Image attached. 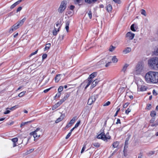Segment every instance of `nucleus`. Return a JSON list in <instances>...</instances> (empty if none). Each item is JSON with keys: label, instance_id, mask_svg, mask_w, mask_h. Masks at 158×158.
Wrapping results in <instances>:
<instances>
[{"label": "nucleus", "instance_id": "4", "mask_svg": "<svg viewBox=\"0 0 158 158\" xmlns=\"http://www.w3.org/2000/svg\"><path fill=\"white\" fill-rule=\"evenodd\" d=\"M40 128H37L35 131L31 132L30 135H33L34 138L37 139L40 136L41 131H40Z\"/></svg>", "mask_w": 158, "mask_h": 158}, {"label": "nucleus", "instance_id": "40", "mask_svg": "<svg viewBox=\"0 0 158 158\" xmlns=\"http://www.w3.org/2000/svg\"><path fill=\"white\" fill-rule=\"evenodd\" d=\"M26 92L25 91H23L19 94L18 95V96L19 97H22L24 95Z\"/></svg>", "mask_w": 158, "mask_h": 158}, {"label": "nucleus", "instance_id": "3", "mask_svg": "<svg viewBox=\"0 0 158 158\" xmlns=\"http://www.w3.org/2000/svg\"><path fill=\"white\" fill-rule=\"evenodd\" d=\"M26 18H24L22 20L17 22L11 27L10 29L9 30V33H11L14 31L15 30L18 28L19 26L22 25L23 24Z\"/></svg>", "mask_w": 158, "mask_h": 158}, {"label": "nucleus", "instance_id": "1", "mask_svg": "<svg viewBox=\"0 0 158 158\" xmlns=\"http://www.w3.org/2000/svg\"><path fill=\"white\" fill-rule=\"evenodd\" d=\"M146 81L148 83H156L158 82V72L149 71L145 76Z\"/></svg>", "mask_w": 158, "mask_h": 158}, {"label": "nucleus", "instance_id": "48", "mask_svg": "<svg viewBox=\"0 0 158 158\" xmlns=\"http://www.w3.org/2000/svg\"><path fill=\"white\" fill-rule=\"evenodd\" d=\"M111 63V62H108L107 61V62L105 66L106 67H107L108 66H109Z\"/></svg>", "mask_w": 158, "mask_h": 158}, {"label": "nucleus", "instance_id": "44", "mask_svg": "<svg viewBox=\"0 0 158 158\" xmlns=\"http://www.w3.org/2000/svg\"><path fill=\"white\" fill-rule=\"evenodd\" d=\"M65 100H64L63 98L62 99L60 100L59 102H58L57 103L59 104V105L60 106L61 105L64 101Z\"/></svg>", "mask_w": 158, "mask_h": 158}, {"label": "nucleus", "instance_id": "24", "mask_svg": "<svg viewBox=\"0 0 158 158\" xmlns=\"http://www.w3.org/2000/svg\"><path fill=\"white\" fill-rule=\"evenodd\" d=\"M60 74L57 75L55 77V82H58L60 80Z\"/></svg>", "mask_w": 158, "mask_h": 158}, {"label": "nucleus", "instance_id": "7", "mask_svg": "<svg viewBox=\"0 0 158 158\" xmlns=\"http://www.w3.org/2000/svg\"><path fill=\"white\" fill-rule=\"evenodd\" d=\"M108 59L107 58H105L102 60H101L98 63V64L99 65H104L107 62V60Z\"/></svg>", "mask_w": 158, "mask_h": 158}, {"label": "nucleus", "instance_id": "12", "mask_svg": "<svg viewBox=\"0 0 158 158\" xmlns=\"http://www.w3.org/2000/svg\"><path fill=\"white\" fill-rule=\"evenodd\" d=\"M100 81V80H98V79H96L91 84V88H93L95 87Z\"/></svg>", "mask_w": 158, "mask_h": 158}, {"label": "nucleus", "instance_id": "39", "mask_svg": "<svg viewBox=\"0 0 158 158\" xmlns=\"http://www.w3.org/2000/svg\"><path fill=\"white\" fill-rule=\"evenodd\" d=\"M63 89V87L62 86H60L58 89V92L60 93Z\"/></svg>", "mask_w": 158, "mask_h": 158}, {"label": "nucleus", "instance_id": "33", "mask_svg": "<svg viewBox=\"0 0 158 158\" xmlns=\"http://www.w3.org/2000/svg\"><path fill=\"white\" fill-rule=\"evenodd\" d=\"M70 96V94L69 93H67L66 94L65 96H64L63 99L65 100H66Z\"/></svg>", "mask_w": 158, "mask_h": 158}, {"label": "nucleus", "instance_id": "32", "mask_svg": "<svg viewBox=\"0 0 158 158\" xmlns=\"http://www.w3.org/2000/svg\"><path fill=\"white\" fill-rule=\"evenodd\" d=\"M115 48V47L111 45L110 46L109 49V50L110 52H112L114 50Z\"/></svg>", "mask_w": 158, "mask_h": 158}, {"label": "nucleus", "instance_id": "29", "mask_svg": "<svg viewBox=\"0 0 158 158\" xmlns=\"http://www.w3.org/2000/svg\"><path fill=\"white\" fill-rule=\"evenodd\" d=\"M60 105H59V104L57 103H56L55 105H54L52 107V110H55L56 109V108H57Z\"/></svg>", "mask_w": 158, "mask_h": 158}, {"label": "nucleus", "instance_id": "6", "mask_svg": "<svg viewBox=\"0 0 158 158\" xmlns=\"http://www.w3.org/2000/svg\"><path fill=\"white\" fill-rule=\"evenodd\" d=\"M143 66L142 63H138L136 67V70L138 72H141L143 71Z\"/></svg>", "mask_w": 158, "mask_h": 158}, {"label": "nucleus", "instance_id": "52", "mask_svg": "<svg viewBox=\"0 0 158 158\" xmlns=\"http://www.w3.org/2000/svg\"><path fill=\"white\" fill-rule=\"evenodd\" d=\"M110 104V101H108L107 102H106V103H105L103 105V106H108Z\"/></svg>", "mask_w": 158, "mask_h": 158}, {"label": "nucleus", "instance_id": "9", "mask_svg": "<svg viewBox=\"0 0 158 158\" xmlns=\"http://www.w3.org/2000/svg\"><path fill=\"white\" fill-rule=\"evenodd\" d=\"M126 37H128L130 40H132L135 36V34L132 33L131 32H129L126 34Z\"/></svg>", "mask_w": 158, "mask_h": 158}, {"label": "nucleus", "instance_id": "21", "mask_svg": "<svg viewBox=\"0 0 158 158\" xmlns=\"http://www.w3.org/2000/svg\"><path fill=\"white\" fill-rule=\"evenodd\" d=\"M129 64H126L123 66L122 71H123L124 73L126 71L127 67L128 66Z\"/></svg>", "mask_w": 158, "mask_h": 158}, {"label": "nucleus", "instance_id": "64", "mask_svg": "<svg viewBox=\"0 0 158 158\" xmlns=\"http://www.w3.org/2000/svg\"><path fill=\"white\" fill-rule=\"evenodd\" d=\"M152 106L151 104H149L147 106V108L148 109V110H150Z\"/></svg>", "mask_w": 158, "mask_h": 158}, {"label": "nucleus", "instance_id": "15", "mask_svg": "<svg viewBox=\"0 0 158 158\" xmlns=\"http://www.w3.org/2000/svg\"><path fill=\"white\" fill-rule=\"evenodd\" d=\"M97 74V72H94L91 74L89 76L88 78L91 80H92V79L95 77Z\"/></svg>", "mask_w": 158, "mask_h": 158}, {"label": "nucleus", "instance_id": "61", "mask_svg": "<svg viewBox=\"0 0 158 158\" xmlns=\"http://www.w3.org/2000/svg\"><path fill=\"white\" fill-rule=\"evenodd\" d=\"M71 125H72L71 124H70L69 123L68 124H67L66 125V126L65 127V129H67L68 128L70 127L71 126Z\"/></svg>", "mask_w": 158, "mask_h": 158}, {"label": "nucleus", "instance_id": "19", "mask_svg": "<svg viewBox=\"0 0 158 158\" xmlns=\"http://www.w3.org/2000/svg\"><path fill=\"white\" fill-rule=\"evenodd\" d=\"M20 1H19V0L18 1L16 2L14 4H13L12 5L10 6V8L11 9H12L14 8L17 5H18V4H19L20 3Z\"/></svg>", "mask_w": 158, "mask_h": 158}, {"label": "nucleus", "instance_id": "31", "mask_svg": "<svg viewBox=\"0 0 158 158\" xmlns=\"http://www.w3.org/2000/svg\"><path fill=\"white\" fill-rule=\"evenodd\" d=\"M92 145H93L94 147L97 148L99 147L100 146V143H94L92 144Z\"/></svg>", "mask_w": 158, "mask_h": 158}, {"label": "nucleus", "instance_id": "50", "mask_svg": "<svg viewBox=\"0 0 158 158\" xmlns=\"http://www.w3.org/2000/svg\"><path fill=\"white\" fill-rule=\"evenodd\" d=\"M86 148V146H85V145H83V146L81 150V153H82L84 151L85 148Z\"/></svg>", "mask_w": 158, "mask_h": 158}, {"label": "nucleus", "instance_id": "56", "mask_svg": "<svg viewBox=\"0 0 158 158\" xmlns=\"http://www.w3.org/2000/svg\"><path fill=\"white\" fill-rule=\"evenodd\" d=\"M129 103H125V104H124L123 105V108H126L127 107V106L129 105Z\"/></svg>", "mask_w": 158, "mask_h": 158}, {"label": "nucleus", "instance_id": "53", "mask_svg": "<svg viewBox=\"0 0 158 158\" xmlns=\"http://www.w3.org/2000/svg\"><path fill=\"white\" fill-rule=\"evenodd\" d=\"M47 55L46 54H44L42 56V59L44 60L46 59L47 57Z\"/></svg>", "mask_w": 158, "mask_h": 158}, {"label": "nucleus", "instance_id": "47", "mask_svg": "<svg viewBox=\"0 0 158 158\" xmlns=\"http://www.w3.org/2000/svg\"><path fill=\"white\" fill-rule=\"evenodd\" d=\"M131 111V109H130L129 108H128L126 110L125 113L127 114H128Z\"/></svg>", "mask_w": 158, "mask_h": 158}, {"label": "nucleus", "instance_id": "17", "mask_svg": "<svg viewBox=\"0 0 158 158\" xmlns=\"http://www.w3.org/2000/svg\"><path fill=\"white\" fill-rule=\"evenodd\" d=\"M70 23V21H66V25L65 28L66 30V31L67 32L69 31V25Z\"/></svg>", "mask_w": 158, "mask_h": 158}, {"label": "nucleus", "instance_id": "27", "mask_svg": "<svg viewBox=\"0 0 158 158\" xmlns=\"http://www.w3.org/2000/svg\"><path fill=\"white\" fill-rule=\"evenodd\" d=\"M112 60L113 63H116L118 62V59L116 58V56H114L113 57L112 59Z\"/></svg>", "mask_w": 158, "mask_h": 158}, {"label": "nucleus", "instance_id": "28", "mask_svg": "<svg viewBox=\"0 0 158 158\" xmlns=\"http://www.w3.org/2000/svg\"><path fill=\"white\" fill-rule=\"evenodd\" d=\"M156 115V112L155 111H152L151 112L150 115L152 118L154 117Z\"/></svg>", "mask_w": 158, "mask_h": 158}, {"label": "nucleus", "instance_id": "11", "mask_svg": "<svg viewBox=\"0 0 158 158\" xmlns=\"http://www.w3.org/2000/svg\"><path fill=\"white\" fill-rule=\"evenodd\" d=\"M104 136H103L102 137V139H101L102 140L104 141H107V140L108 139H110V136L109 135V133L108 132H107L106 135L104 134Z\"/></svg>", "mask_w": 158, "mask_h": 158}, {"label": "nucleus", "instance_id": "23", "mask_svg": "<svg viewBox=\"0 0 158 158\" xmlns=\"http://www.w3.org/2000/svg\"><path fill=\"white\" fill-rule=\"evenodd\" d=\"M119 144V142L116 141L113 143L112 144V146L114 148H117Z\"/></svg>", "mask_w": 158, "mask_h": 158}, {"label": "nucleus", "instance_id": "62", "mask_svg": "<svg viewBox=\"0 0 158 158\" xmlns=\"http://www.w3.org/2000/svg\"><path fill=\"white\" fill-rule=\"evenodd\" d=\"M154 53L156 55H158V48L154 51Z\"/></svg>", "mask_w": 158, "mask_h": 158}, {"label": "nucleus", "instance_id": "59", "mask_svg": "<svg viewBox=\"0 0 158 158\" xmlns=\"http://www.w3.org/2000/svg\"><path fill=\"white\" fill-rule=\"evenodd\" d=\"M71 132H69L68 134L67 135V136H66V137H65V139H68L69 137L70 136V135H71Z\"/></svg>", "mask_w": 158, "mask_h": 158}, {"label": "nucleus", "instance_id": "60", "mask_svg": "<svg viewBox=\"0 0 158 158\" xmlns=\"http://www.w3.org/2000/svg\"><path fill=\"white\" fill-rule=\"evenodd\" d=\"M52 88V87H50L48 89H45L44 91V93H46L48 92L51 88Z\"/></svg>", "mask_w": 158, "mask_h": 158}, {"label": "nucleus", "instance_id": "36", "mask_svg": "<svg viewBox=\"0 0 158 158\" xmlns=\"http://www.w3.org/2000/svg\"><path fill=\"white\" fill-rule=\"evenodd\" d=\"M74 3L75 4H79L82 0H73Z\"/></svg>", "mask_w": 158, "mask_h": 158}, {"label": "nucleus", "instance_id": "54", "mask_svg": "<svg viewBox=\"0 0 158 158\" xmlns=\"http://www.w3.org/2000/svg\"><path fill=\"white\" fill-rule=\"evenodd\" d=\"M84 83V81L83 82L81 83L80 85V87H84V86H85L86 85V83Z\"/></svg>", "mask_w": 158, "mask_h": 158}, {"label": "nucleus", "instance_id": "26", "mask_svg": "<svg viewBox=\"0 0 158 158\" xmlns=\"http://www.w3.org/2000/svg\"><path fill=\"white\" fill-rule=\"evenodd\" d=\"M51 46V44L49 43L47 44L46 45V46L44 48V51H46V50H48L50 48Z\"/></svg>", "mask_w": 158, "mask_h": 158}, {"label": "nucleus", "instance_id": "10", "mask_svg": "<svg viewBox=\"0 0 158 158\" xmlns=\"http://www.w3.org/2000/svg\"><path fill=\"white\" fill-rule=\"evenodd\" d=\"M104 129L102 128V129L100 131L101 133L100 134L98 135L97 137V138L98 139H102V137H103V136L105 137V136L104 135L105 134L104 132Z\"/></svg>", "mask_w": 158, "mask_h": 158}, {"label": "nucleus", "instance_id": "14", "mask_svg": "<svg viewBox=\"0 0 158 158\" xmlns=\"http://www.w3.org/2000/svg\"><path fill=\"white\" fill-rule=\"evenodd\" d=\"M138 89L140 91H144L146 90V87L144 85H137Z\"/></svg>", "mask_w": 158, "mask_h": 158}, {"label": "nucleus", "instance_id": "2", "mask_svg": "<svg viewBox=\"0 0 158 158\" xmlns=\"http://www.w3.org/2000/svg\"><path fill=\"white\" fill-rule=\"evenodd\" d=\"M148 64L151 69H156L158 68V58L153 57L148 60Z\"/></svg>", "mask_w": 158, "mask_h": 158}, {"label": "nucleus", "instance_id": "5", "mask_svg": "<svg viewBox=\"0 0 158 158\" xmlns=\"http://www.w3.org/2000/svg\"><path fill=\"white\" fill-rule=\"evenodd\" d=\"M67 1H63L61 3L58 9V12L62 13L66 8Z\"/></svg>", "mask_w": 158, "mask_h": 158}, {"label": "nucleus", "instance_id": "45", "mask_svg": "<svg viewBox=\"0 0 158 158\" xmlns=\"http://www.w3.org/2000/svg\"><path fill=\"white\" fill-rule=\"evenodd\" d=\"M131 30L134 31H135V29L134 28V24H132L131 26Z\"/></svg>", "mask_w": 158, "mask_h": 158}, {"label": "nucleus", "instance_id": "41", "mask_svg": "<svg viewBox=\"0 0 158 158\" xmlns=\"http://www.w3.org/2000/svg\"><path fill=\"white\" fill-rule=\"evenodd\" d=\"M81 123V120H80L79 121H78L77 123L75 125V126L74 127L75 128H77L79 126V125L80 124V123Z\"/></svg>", "mask_w": 158, "mask_h": 158}, {"label": "nucleus", "instance_id": "16", "mask_svg": "<svg viewBox=\"0 0 158 158\" xmlns=\"http://www.w3.org/2000/svg\"><path fill=\"white\" fill-rule=\"evenodd\" d=\"M112 9V6L110 4H108L106 6V10L109 13L111 12Z\"/></svg>", "mask_w": 158, "mask_h": 158}, {"label": "nucleus", "instance_id": "46", "mask_svg": "<svg viewBox=\"0 0 158 158\" xmlns=\"http://www.w3.org/2000/svg\"><path fill=\"white\" fill-rule=\"evenodd\" d=\"M12 141L13 143H16L18 141V139L17 138H13L12 139Z\"/></svg>", "mask_w": 158, "mask_h": 158}, {"label": "nucleus", "instance_id": "25", "mask_svg": "<svg viewBox=\"0 0 158 158\" xmlns=\"http://www.w3.org/2000/svg\"><path fill=\"white\" fill-rule=\"evenodd\" d=\"M77 117L75 116L73 117V118L70 120L69 122V123L71 124V125L74 123L75 122V121L77 119Z\"/></svg>", "mask_w": 158, "mask_h": 158}, {"label": "nucleus", "instance_id": "49", "mask_svg": "<svg viewBox=\"0 0 158 158\" xmlns=\"http://www.w3.org/2000/svg\"><path fill=\"white\" fill-rule=\"evenodd\" d=\"M115 3L118 4H120L121 3V2L120 0H113Z\"/></svg>", "mask_w": 158, "mask_h": 158}, {"label": "nucleus", "instance_id": "51", "mask_svg": "<svg viewBox=\"0 0 158 158\" xmlns=\"http://www.w3.org/2000/svg\"><path fill=\"white\" fill-rule=\"evenodd\" d=\"M141 13L142 14L144 15V16H146V12L144 10H143V9L142 10V11H141Z\"/></svg>", "mask_w": 158, "mask_h": 158}, {"label": "nucleus", "instance_id": "30", "mask_svg": "<svg viewBox=\"0 0 158 158\" xmlns=\"http://www.w3.org/2000/svg\"><path fill=\"white\" fill-rule=\"evenodd\" d=\"M64 35L63 34L60 35L58 40H59L60 41L64 39Z\"/></svg>", "mask_w": 158, "mask_h": 158}, {"label": "nucleus", "instance_id": "42", "mask_svg": "<svg viewBox=\"0 0 158 158\" xmlns=\"http://www.w3.org/2000/svg\"><path fill=\"white\" fill-rule=\"evenodd\" d=\"M88 15L90 19H91L92 18V13L90 10L89 11Z\"/></svg>", "mask_w": 158, "mask_h": 158}, {"label": "nucleus", "instance_id": "35", "mask_svg": "<svg viewBox=\"0 0 158 158\" xmlns=\"http://www.w3.org/2000/svg\"><path fill=\"white\" fill-rule=\"evenodd\" d=\"M34 149H31L30 150H29L26 152L25 154L26 155L29 154L32 152L34 151Z\"/></svg>", "mask_w": 158, "mask_h": 158}, {"label": "nucleus", "instance_id": "38", "mask_svg": "<svg viewBox=\"0 0 158 158\" xmlns=\"http://www.w3.org/2000/svg\"><path fill=\"white\" fill-rule=\"evenodd\" d=\"M93 103V101H92L91 99L90 98H89L88 102H87V104L89 105H91Z\"/></svg>", "mask_w": 158, "mask_h": 158}, {"label": "nucleus", "instance_id": "22", "mask_svg": "<svg viewBox=\"0 0 158 158\" xmlns=\"http://www.w3.org/2000/svg\"><path fill=\"white\" fill-rule=\"evenodd\" d=\"M97 98V96L95 95H94L91 96L90 98L91 99L92 101H93V102H94L96 101V99Z\"/></svg>", "mask_w": 158, "mask_h": 158}, {"label": "nucleus", "instance_id": "18", "mask_svg": "<svg viewBox=\"0 0 158 158\" xmlns=\"http://www.w3.org/2000/svg\"><path fill=\"white\" fill-rule=\"evenodd\" d=\"M131 51V49L130 48L127 47L123 51V53L125 54L130 52Z\"/></svg>", "mask_w": 158, "mask_h": 158}, {"label": "nucleus", "instance_id": "58", "mask_svg": "<svg viewBox=\"0 0 158 158\" xmlns=\"http://www.w3.org/2000/svg\"><path fill=\"white\" fill-rule=\"evenodd\" d=\"M155 120V118H152L150 121V123H153L154 121Z\"/></svg>", "mask_w": 158, "mask_h": 158}, {"label": "nucleus", "instance_id": "13", "mask_svg": "<svg viewBox=\"0 0 158 158\" xmlns=\"http://www.w3.org/2000/svg\"><path fill=\"white\" fill-rule=\"evenodd\" d=\"M65 116V115L64 114H61V115L60 117L57 119L55 121V123H58L62 121L64 118Z\"/></svg>", "mask_w": 158, "mask_h": 158}, {"label": "nucleus", "instance_id": "8", "mask_svg": "<svg viewBox=\"0 0 158 158\" xmlns=\"http://www.w3.org/2000/svg\"><path fill=\"white\" fill-rule=\"evenodd\" d=\"M92 80H91L90 79H89V78H88L87 79L84 81V83H86V85L85 88V89H86L90 85L92 82Z\"/></svg>", "mask_w": 158, "mask_h": 158}, {"label": "nucleus", "instance_id": "20", "mask_svg": "<svg viewBox=\"0 0 158 158\" xmlns=\"http://www.w3.org/2000/svg\"><path fill=\"white\" fill-rule=\"evenodd\" d=\"M34 120H31L30 121H27V122H23L21 123V124L20 125V127H22V126H24L25 125L28 123H32L33 122Z\"/></svg>", "mask_w": 158, "mask_h": 158}, {"label": "nucleus", "instance_id": "43", "mask_svg": "<svg viewBox=\"0 0 158 158\" xmlns=\"http://www.w3.org/2000/svg\"><path fill=\"white\" fill-rule=\"evenodd\" d=\"M117 110L114 116V117H115L117 116L118 112L120 110V108L118 106L117 108Z\"/></svg>", "mask_w": 158, "mask_h": 158}, {"label": "nucleus", "instance_id": "34", "mask_svg": "<svg viewBox=\"0 0 158 158\" xmlns=\"http://www.w3.org/2000/svg\"><path fill=\"white\" fill-rule=\"evenodd\" d=\"M18 107V105H16L12 107H11L10 108H6V109H9L11 110H13L15 109Z\"/></svg>", "mask_w": 158, "mask_h": 158}, {"label": "nucleus", "instance_id": "55", "mask_svg": "<svg viewBox=\"0 0 158 158\" xmlns=\"http://www.w3.org/2000/svg\"><path fill=\"white\" fill-rule=\"evenodd\" d=\"M158 125V122H157V121H156L154 123V124H152L151 126H152V127L156 126H157Z\"/></svg>", "mask_w": 158, "mask_h": 158}, {"label": "nucleus", "instance_id": "37", "mask_svg": "<svg viewBox=\"0 0 158 158\" xmlns=\"http://www.w3.org/2000/svg\"><path fill=\"white\" fill-rule=\"evenodd\" d=\"M57 29L55 27L52 31V33L53 35H56L57 34Z\"/></svg>", "mask_w": 158, "mask_h": 158}, {"label": "nucleus", "instance_id": "63", "mask_svg": "<svg viewBox=\"0 0 158 158\" xmlns=\"http://www.w3.org/2000/svg\"><path fill=\"white\" fill-rule=\"evenodd\" d=\"M128 148L127 145H124L123 150V152H126L127 148Z\"/></svg>", "mask_w": 158, "mask_h": 158}, {"label": "nucleus", "instance_id": "57", "mask_svg": "<svg viewBox=\"0 0 158 158\" xmlns=\"http://www.w3.org/2000/svg\"><path fill=\"white\" fill-rule=\"evenodd\" d=\"M38 50H37L36 51H35V52H33V53H32L30 55V56L31 57V56L34 55H35V54H36L37 52H38Z\"/></svg>", "mask_w": 158, "mask_h": 158}]
</instances>
